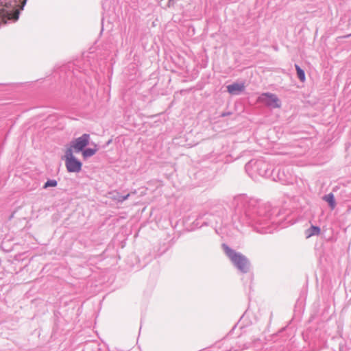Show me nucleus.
<instances>
[{"mask_svg": "<svg viewBox=\"0 0 351 351\" xmlns=\"http://www.w3.org/2000/svg\"><path fill=\"white\" fill-rule=\"evenodd\" d=\"M223 247L232 263L241 271L247 272L249 267L247 258L243 254L234 252L226 245H223Z\"/></svg>", "mask_w": 351, "mask_h": 351, "instance_id": "nucleus-1", "label": "nucleus"}, {"mask_svg": "<svg viewBox=\"0 0 351 351\" xmlns=\"http://www.w3.org/2000/svg\"><path fill=\"white\" fill-rule=\"evenodd\" d=\"M64 159L66 168L69 172L78 173L81 171L82 163L74 156L71 149H66Z\"/></svg>", "mask_w": 351, "mask_h": 351, "instance_id": "nucleus-2", "label": "nucleus"}, {"mask_svg": "<svg viewBox=\"0 0 351 351\" xmlns=\"http://www.w3.org/2000/svg\"><path fill=\"white\" fill-rule=\"evenodd\" d=\"M90 141L89 134H84L82 136L75 138L71 142L70 145L66 149H71V152L73 151L75 152H82L84 148L88 145Z\"/></svg>", "mask_w": 351, "mask_h": 351, "instance_id": "nucleus-3", "label": "nucleus"}, {"mask_svg": "<svg viewBox=\"0 0 351 351\" xmlns=\"http://www.w3.org/2000/svg\"><path fill=\"white\" fill-rule=\"evenodd\" d=\"M260 99L262 102L265 104L267 106H271L272 108H280V101L276 95L274 94L265 93L263 94Z\"/></svg>", "mask_w": 351, "mask_h": 351, "instance_id": "nucleus-4", "label": "nucleus"}, {"mask_svg": "<svg viewBox=\"0 0 351 351\" xmlns=\"http://www.w3.org/2000/svg\"><path fill=\"white\" fill-rule=\"evenodd\" d=\"M245 87V86L243 83H234L227 86V90L231 95H237L243 92Z\"/></svg>", "mask_w": 351, "mask_h": 351, "instance_id": "nucleus-5", "label": "nucleus"}, {"mask_svg": "<svg viewBox=\"0 0 351 351\" xmlns=\"http://www.w3.org/2000/svg\"><path fill=\"white\" fill-rule=\"evenodd\" d=\"M19 16V10H16L12 13H8L6 16L3 17L0 14V19H1V21L3 23H6V20H11V19L14 20V21L18 20Z\"/></svg>", "mask_w": 351, "mask_h": 351, "instance_id": "nucleus-6", "label": "nucleus"}, {"mask_svg": "<svg viewBox=\"0 0 351 351\" xmlns=\"http://www.w3.org/2000/svg\"><path fill=\"white\" fill-rule=\"evenodd\" d=\"M97 150H98L97 145H95L93 148L84 149L82 152V156L84 158H87L88 157H90V156L95 155L96 154V152H97Z\"/></svg>", "mask_w": 351, "mask_h": 351, "instance_id": "nucleus-7", "label": "nucleus"}, {"mask_svg": "<svg viewBox=\"0 0 351 351\" xmlns=\"http://www.w3.org/2000/svg\"><path fill=\"white\" fill-rule=\"evenodd\" d=\"M323 199L328 203L332 210H333L335 208L336 202L335 200L334 195L332 193H329L324 196Z\"/></svg>", "mask_w": 351, "mask_h": 351, "instance_id": "nucleus-8", "label": "nucleus"}, {"mask_svg": "<svg viewBox=\"0 0 351 351\" xmlns=\"http://www.w3.org/2000/svg\"><path fill=\"white\" fill-rule=\"evenodd\" d=\"M320 233V229L317 226H312L306 231V238H309L313 235H318Z\"/></svg>", "mask_w": 351, "mask_h": 351, "instance_id": "nucleus-9", "label": "nucleus"}, {"mask_svg": "<svg viewBox=\"0 0 351 351\" xmlns=\"http://www.w3.org/2000/svg\"><path fill=\"white\" fill-rule=\"evenodd\" d=\"M295 67L297 71L298 78L300 80L301 82H304L306 80L304 71L297 64L295 65Z\"/></svg>", "mask_w": 351, "mask_h": 351, "instance_id": "nucleus-10", "label": "nucleus"}, {"mask_svg": "<svg viewBox=\"0 0 351 351\" xmlns=\"http://www.w3.org/2000/svg\"><path fill=\"white\" fill-rule=\"evenodd\" d=\"M57 186V182L53 180H48L44 185V188H47L50 186Z\"/></svg>", "mask_w": 351, "mask_h": 351, "instance_id": "nucleus-11", "label": "nucleus"}, {"mask_svg": "<svg viewBox=\"0 0 351 351\" xmlns=\"http://www.w3.org/2000/svg\"><path fill=\"white\" fill-rule=\"evenodd\" d=\"M26 1H27V0H23V1L22 5H21V9H23V8L24 5L25 4Z\"/></svg>", "mask_w": 351, "mask_h": 351, "instance_id": "nucleus-12", "label": "nucleus"}, {"mask_svg": "<svg viewBox=\"0 0 351 351\" xmlns=\"http://www.w3.org/2000/svg\"><path fill=\"white\" fill-rule=\"evenodd\" d=\"M129 195H129V194H128V195H126L125 196H124V197H123V200H125V199H128V197H129Z\"/></svg>", "mask_w": 351, "mask_h": 351, "instance_id": "nucleus-13", "label": "nucleus"}]
</instances>
